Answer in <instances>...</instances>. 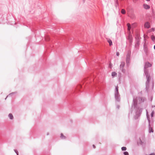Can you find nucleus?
Segmentation results:
<instances>
[{
  "instance_id": "nucleus-14",
  "label": "nucleus",
  "mask_w": 155,
  "mask_h": 155,
  "mask_svg": "<svg viewBox=\"0 0 155 155\" xmlns=\"http://www.w3.org/2000/svg\"><path fill=\"white\" fill-rule=\"evenodd\" d=\"M146 116L147 117V120L148 121H149L150 122V118L149 116V115L148 114V112L147 111V110H146Z\"/></svg>"
},
{
  "instance_id": "nucleus-21",
  "label": "nucleus",
  "mask_w": 155,
  "mask_h": 155,
  "mask_svg": "<svg viewBox=\"0 0 155 155\" xmlns=\"http://www.w3.org/2000/svg\"><path fill=\"white\" fill-rule=\"evenodd\" d=\"M115 2V6L117 7V6L119 5V3L118 2V0H114Z\"/></svg>"
},
{
  "instance_id": "nucleus-26",
  "label": "nucleus",
  "mask_w": 155,
  "mask_h": 155,
  "mask_svg": "<svg viewBox=\"0 0 155 155\" xmlns=\"http://www.w3.org/2000/svg\"><path fill=\"white\" fill-rule=\"evenodd\" d=\"M154 114V112L153 110L152 111L151 114V117H153Z\"/></svg>"
},
{
  "instance_id": "nucleus-49",
  "label": "nucleus",
  "mask_w": 155,
  "mask_h": 155,
  "mask_svg": "<svg viewBox=\"0 0 155 155\" xmlns=\"http://www.w3.org/2000/svg\"><path fill=\"white\" fill-rule=\"evenodd\" d=\"M129 116H130V113H129L128 114V117H129Z\"/></svg>"
},
{
  "instance_id": "nucleus-41",
  "label": "nucleus",
  "mask_w": 155,
  "mask_h": 155,
  "mask_svg": "<svg viewBox=\"0 0 155 155\" xmlns=\"http://www.w3.org/2000/svg\"><path fill=\"white\" fill-rule=\"evenodd\" d=\"M151 30L153 31H154L155 30V28H152L151 29Z\"/></svg>"
},
{
  "instance_id": "nucleus-2",
  "label": "nucleus",
  "mask_w": 155,
  "mask_h": 155,
  "mask_svg": "<svg viewBox=\"0 0 155 155\" xmlns=\"http://www.w3.org/2000/svg\"><path fill=\"white\" fill-rule=\"evenodd\" d=\"M136 110L135 116L134 117L135 120L137 119L139 117H140L142 112V109L140 108L139 109H135Z\"/></svg>"
},
{
  "instance_id": "nucleus-36",
  "label": "nucleus",
  "mask_w": 155,
  "mask_h": 155,
  "mask_svg": "<svg viewBox=\"0 0 155 155\" xmlns=\"http://www.w3.org/2000/svg\"><path fill=\"white\" fill-rule=\"evenodd\" d=\"M139 139L140 142V144L142 145H143V142H142L140 138Z\"/></svg>"
},
{
  "instance_id": "nucleus-37",
  "label": "nucleus",
  "mask_w": 155,
  "mask_h": 155,
  "mask_svg": "<svg viewBox=\"0 0 155 155\" xmlns=\"http://www.w3.org/2000/svg\"><path fill=\"white\" fill-rule=\"evenodd\" d=\"M120 55V54L119 52H116V55L117 56H119Z\"/></svg>"
},
{
  "instance_id": "nucleus-48",
  "label": "nucleus",
  "mask_w": 155,
  "mask_h": 155,
  "mask_svg": "<svg viewBox=\"0 0 155 155\" xmlns=\"http://www.w3.org/2000/svg\"><path fill=\"white\" fill-rule=\"evenodd\" d=\"M154 49L155 50V45L154 46Z\"/></svg>"
},
{
  "instance_id": "nucleus-32",
  "label": "nucleus",
  "mask_w": 155,
  "mask_h": 155,
  "mask_svg": "<svg viewBox=\"0 0 155 155\" xmlns=\"http://www.w3.org/2000/svg\"><path fill=\"white\" fill-rule=\"evenodd\" d=\"M14 151L16 153L17 155H18V151L16 150V149H14Z\"/></svg>"
},
{
  "instance_id": "nucleus-13",
  "label": "nucleus",
  "mask_w": 155,
  "mask_h": 155,
  "mask_svg": "<svg viewBox=\"0 0 155 155\" xmlns=\"http://www.w3.org/2000/svg\"><path fill=\"white\" fill-rule=\"evenodd\" d=\"M150 121L149 122V121H148V127H153V124L154 123H152V122H151V120H150Z\"/></svg>"
},
{
  "instance_id": "nucleus-19",
  "label": "nucleus",
  "mask_w": 155,
  "mask_h": 155,
  "mask_svg": "<svg viewBox=\"0 0 155 155\" xmlns=\"http://www.w3.org/2000/svg\"><path fill=\"white\" fill-rule=\"evenodd\" d=\"M127 26L128 30H130L131 28V26L130 24L129 23H128L127 24Z\"/></svg>"
},
{
  "instance_id": "nucleus-52",
  "label": "nucleus",
  "mask_w": 155,
  "mask_h": 155,
  "mask_svg": "<svg viewBox=\"0 0 155 155\" xmlns=\"http://www.w3.org/2000/svg\"><path fill=\"white\" fill-rule=\"evenodd\" d=\"M146 155H147V154H146Z\"/></svg>"
},
{
  "instance_id": "nucleus-11",
  "label": "nucleus",
  "mask_w": 155,
  "mask_h": 155,
  "mask_svg": "<svg viewBox=\"0 0 155 155\" xmlns=\"http://www.w3.org/2000/svg\"><path fill=\"white\" fill-rule=\"evenodd\" d=\"M107 41L108 42V43H109V45L110 46H111V45H112V41L111 39H110L109 38H108L107 40Z\"/></svg>"
},
{
  "instance_id": "nucleus-27",
  "label": "nucleus",
  "mask_w": 155,
  "mask_h": 155,
  "mask_svg": "<svg viewBox=\"0 0 155 155\" xmlns=\"http://www.w3.org/2000/svg\"><path fill=\"white\" fill-rule=\"evenodd\" d=\"M130 56H131V53H128L126 55V57L130 58Z\"/></svg>"
},
{
  "instance_id": "nucleus-5",
  "label": "nucleus",
  "mask_w": 155,
  "mask_h": 155,
  "mask_svg": "<svg viewBox=\"0 0 155 155\" xmlns=\"http://www.w3.org/2000/svg\"><path fill=\"white\" fill-rule=\"evenodd\" d=\"M143 48L144 51L145 52V54L147 55L148 54V48L147 46L145 45V43H144V44L143 45Z\"/></svg>"
},
{
  "instance_id": "nucleus-8",
  "label": "nucleus",
  "mask_w": 155,
  "mask_h": 155,
  "mask_svg": "<svg viewBox=\"0 0 155 155\" xmlns=\"http://www.w3.org/2000/svg\"><path fill=\"white\" fill-rule=\"evenodd\" d=\"M143 8L146 10L150 8V6L146 4H144L143 5Z\"/></svg>"
},
{
  "instance_id": "nucleus-12",
  "label": "nucleus",
  "mask_w": 155,
  "mask_h": 155,
  "mask_svg": "<svg viewBox=\"0 0 155 155\" xmlns=\"http://www.w3.org/2000/svg\"><path fill=\"white\" fill-rule=\"evenodd\" d=\"M130 58L126 57V62L127 64H130Z\"/></svg>"
},
{
  "instance_id": "nucleus-23",
  "label": "nucleus",
  "mask_w": 155,
  "mask_h": 155,
  "mask_svg": "<svg viewBox=\"0 0 155 155\" xmlns=\"http://www.w3.org/2000/svg\"><path fill=\"white\" fill-rule=\"evenodd\" d=\"M15 93H16L15 92H12V93H10V94H8V95L6 97V98L5 99V100H6V99L7 98V97H8L9 96H10V95H12V94H15Z\"/></svg>"
},
{
  "instance_id": "nucleus-33",
  "label": "nucleus",
  "mask_w": 155,
  "mask_h": 155,
  "mask_svg": "<svg viewBox=\"0 0 155 155\" xmlns=\"http://www.w3.org/2000/svg\"><path fill=\"white\" fill-rule=\"evenodd\" d=\"M118 91V87L117 86L116 87H115V92Z\"/></svg>"
},
{
  "instance_id": "nucleus-46",
  "label": "nucleus",
  "mask_w": 155,
  "mask_h": 155,
  "mask_svg": "<svg viewBox=\"0 0 155 155\" xmlns=\"http://www.w3.org/2000/svg\"><path fill=\"white\" fill-rule=\"evenodd\" d=\"M117 108H119V107H120V106H119V105H118V106H117Z\"/></svg>"
},
{
  "instance_id": "nucleus-43",
  "label": "nucleus",
  "mask_w": 155,
  "mask_h": 155,
  "mask_svg": "<svg viewBox=\"0 0 155 155\" xmlns=\"http://www.w3.org/2000/svg\"><path fill=\"white\" fill-rule=\"evenodd\" d=\"M93 148H96V147H95V145L94 144L93 145Z\"/></svg>"
},
{
  "instance_id": "nucleus-35",
  "label": "nucleus",
  "mask_w": 155,
  "mask_h": 155,
  "mask_svg": "<svg viewBox=\"0 0 155 155\" xmlns=\"http://www.w3.org/2000/svg\"><path fill=\"white\" fill-rule=\"evenodd\" d=\"M150 120L151 122H152V123H154V120L153 117H151Z\"/></svg>"
},
{
  "instance_id": "nucleus-45",
  "label": "nucleus",
  "mask_w": 155,
  "mask_h": 155,
  "mask_svg": "<svg viewBox=\"0 0 155 155\" xmlns=\"http://www.w3.org/2000/svg\"><path fill=\"white\" fill-rule=\"evenodd\" d=\"M47 135H49V133L48 132L47 134Z\"/></svg>"
},
{
  "instance_id": "nucleus-51",
  "label": "nucleus",
  "mask_w": 155,
  "mask_h": 155,
  "mask_svg": "<svg viewBox=\"0 0 155 155\" xmlns=\"http://www.w3.org/2000/svg\"><path fill=\"white\" fill-rule=\"evenodd\" d=\"M150 70H151V71H153V69H152V68L150 69Z\"/></svg>"
},
{
  "instance_id": "nucleus-28",
  "label": "nucleus",
  "mask_w": 155,
  "mask_h": 155,
  "mask_svg": "<svg viewBox=\"0 0 155 155\" xmlns=\"http://www.w3.org/2000/svg\"><path fill=\"white\" fill-rule=\"evenodd\" d=\"M120 70H121V71L123 73H125V70L124 68H120Z\"/></svg>"
},
{
  "instance_id": "nucleus-15",
  "label": "nucleus",
  "mask_w": 155,
  "mask_h": 155,
  "mask_svg": "<svg viewBox=\"0 0 155 155\" xmlns=\"http://www.w3.org/2000/svg\"><path fill=\"white\" fill-rule=\"evenodd\" d=\"M8 116L10 119L13 120V119L14 117L13 115L11 113L9 114Z\"/></svg>"
},
{
  "instance_id": "nucleus-39",
  "label": "nucleus",
  "mask_w": 155,
  "mask_h": 155,
  "mask_svg": "<svg viewBox=\"0 0 155 155\" xmlns=\"http://www.w3.org/2000/svg\"><path fill=\"white\" fill-rule=\"evenodd\" d=\"M153 97L152 96H151V97H150V101H152V100H153Z\"/></svg>"
},
{
  "instance_id": "nucleus-44",
  "label": "nucleus",
  "mask_w": 155,
  "mask_h": 155,
  "mask_svg": "<svg viewBox=\"0 0 155 155\" xmlns=\"http://www.w3.org/2000/svg\"><path fill=\"white\" fill-rule=\"evenodd\" d=\"M152 107H155V105L154 106H153V105L152 106Z\"/></svg>"
},
{
  "instance_id": "nucleus-9",
  "label": "nucleus",
  "mask_w": 155,
  "mask_h": 155,
  "mask_svg": "<svg viewBox=\"0 0 155 155\" xmlns=\"http://www.w3.org/2000/svg\"><path fill=\"white\" fill-rule=\"evenodd\" d=\"M153 127H148L149 128V130L148 132L149 133H153L154 132V130L153 129Z\"/></svg>"
},
{
  "instance_id": "nucleus-3",
  "label": "nucleus",
  "mask_w": 155,
  "mask_h": 155,
  "mask_svg": "<svg viewBox=\"0 0 155 155\" xmlns=\"http://www.w3.org/2000/svg\"><path fill=\"white\" fill-rule=\"evenodd\" d=\"M132 105H134L135 109H139V107L137 106V101L134 98Z\"/></svg>"
},
{
  "instance_id": "nucleus-18",
  "label": "nucleus",
  "mask_w": 155,
  "mask_h": 155,
  "mask_svg": "<svg viewBox=\"0 0 155 155\" xmlns=\"http://www.w3.org/2000/svg\"><path fill=\"white\" fill-rule=\"evenodd\" d=\"M117 75V73L114 71L112 72L111 73V76L114 77L116 76Z\"/></svg>"
},
{
  "instance_id": "nucleus-31",
  "label": "nucleus",
  "mask_w": 155,
  "mask_h": 155,
  "mask_svg": "<svg viewBox=\"0 0 155 155\" xmlns=\"http://www.w3.org/2000/svg\"><path fill=\"white\" fill-rule=\"evenodd\" d=\"M120 95L119 94V91L115 92L114 95Z\"/></svg>"
},
{
  "instance_id": "nucleus-29",
  "label": "nucleus",
  "mask_w": 155,
  "mask_h": 155,
  "mask_svg": "<svg viewBox=\"0 0 155 155\" xmlns=\"http://www.w3.org/2000/svg\"><path fill=\"white\" fill-rule=\"evenodd\" d=\"M123 153L124 155H129V153L127 151H124Z\"/></svg>"
},
{
  "instance_id": "nucleus-40",
  "label": "nucleus",
  "mask_w": 155,
  "mask_h": 155,
  "mask_svg": "<svg viewBox=\"0 0 155 155\" xmlns=\"http://www.w3.org/2000/svg\"><path fill=\"white\" fill-rule=\"evenodd\" d=\"M2 16V12H1V10L0 9V18Z\"/></svg>"
},
{
  "instance_id": "nucleus-47",
  "label": "nucleus",
  "mask_w": 155,
  "mask_h": 155,
  "mask_svg": "<svg viewBox=\"0 0 155 155\" xmlns=\"http://www.w3.org/2000/svg\"><path fill=\"white\" fill-rule=\"evenodd\" d=\"M146 1H147V2H149L150 1V0H146Z\"/></svg>"
},
{
  "instance_id": "nucleus-22",
  "label": "nucleus",
  "mask_w": 155,
  "mask_h": 155,
  "mask_svg": "<svg viewBox=\"0 0 155 155\" xmlns=\"http://www.w3.org/2000/svg\"><path fill=\"white\" fill-rule=\"evenodd\" d=\"M121 12L123 14H125L126 13V11L125 10L123 9L121 10Z\"/></svg>"
},
{
  "instance_id": "nucleus-42",
  "label": "nucleus",
  "mask_w": 155,
  "mask_h": 155,
  "mask_svg": "<svg viewBox=\"0 0 155 155\" xmlns=\"http://www.w3.org/2000/svg\"><path fill=\"white\" fill-rule=\"evenodd\" d=\"M149 155H155V153H152L150 154Z\"/></svg>"
},
{
  "instance_id": "nucleus-30",
  "label": "nucleus",
  "mask_w": 155,
  "mask_h": 155,
  "mask_svg": "<svg viewBox=\"0 0 155 155\" xmlns=\"http://www.w3.org/2000/svg\"><path fill=\"white\" fill-rule=\"evenodd\" d=\"M45 39L46 41H50V38L49 37H48L47 38H45Z\"/></svg>"
},
{
  "instance_id": "nucleus-38",
  "label": "nucleus",
  "mask_w": 155,
  "mask_h": 155,
  "mask_svg": "<svg viewBox=\"0 0 155 155\" xmlns=\"http://www.w3.org/2000/svg\"><path fill=\"white\" fill-rule=\"evenodd\" d=\"M152 87H153L154 86V82L153 81H152Z\"/></svg>"
},
{
  "instance_id": "nucleus-20",
  "label": "nucleus",
  "mask_w": 155,
  "mask_h": 155,
  "mask_svg": "<svg viewBox=\"0 0 155 155\" xmlns=\"http://www.w3.org/2000/svg\"><path fill=\"white\" fill-rule=\"evenodd\" d=\"M140 99L141 101V102H143L144 101L146 100V99L145 97H140Z\"/></svg>"
},
{
  "instance_id": "nucleus-50",
  "label": "nucleus",
  "mask_w": 155,
  "mask_h": 155,
  "mask_svg": "<svg viewBox=\"0 0 155 155\" xmlns=\"http://www.w3.org/2000/svg\"><path fill=\"white\" fill-rule=\"evenodd\" d=\"M85 0H83V2H85Z\"/></svg>"
},
{
  "instance_id": "nucleus-17",
  "label": "nucleus",
  "mask_w": 155,
  "mask_h": 155,
  "mask_svg": "<svg viewBox=\"0 0 155 155\" xmlns=\"http://www.w3.org/2000/svg\"><path fill=\"white\" fill-rule=\"evenodd\" d=\"M82 86L81 85H79L77 87V90L78 91H81V89L82 88Z\"/></svg>"
},
{
  "instance_id": "nucleus-1",
  "label": "nucleus",
  "mask_w": 155,
  "mask_h": 155,
  "mask_svg": "<svg viewBox=\"0 0 155 155\" xmlns=\"http://www.w3.org/2000/svg\"><path fill=\"white\" fill-rule=\"evenodd\" d=\"M152 65L148 61L146 62L144 67V75H145L147 78V81L146 82V91L148 92L149 88V83L150 80V74L149 73V70L147 68H148L150 67Z\"/></svg>"
},
{
  "instance_id": "nucleus-24",
  "label": "nucleus",
  "mask_w": 155,
  "mask_h": 155,
  "mask_svg": "<svg viewBox=\"0 0 155 155\" xmlns=\"http://www.w3.org/2000/svg\"><path fill=\"white\" fill-rule=\"evenodd\" d=\"M151 39L153 41H155V36L154 35H152L151 37Z\"/></svg>"
},
{
  "instance_id": "nucleus-6",
  "label": "nucleus",
  "mask_w": 155,
  "mask_h": 155,
  "mask_svg": "<svg viewBox=\"0 0 155 155\" xmlns=\"http://www.w3.org/2000/svg\"><path fill=\"white\" fill-rule=\"evenodd\" d=\"M115 100L117 102H119L120 100V95H114Z\"/></svg>"
},
{
  "instance_id": "nucleus-16",
  "label": "nucleus",
  "mask_w": 155,
  "mask_h": 155,
  "mask_svg": "<svg viewBox=\"0 0 155 155\" xmlns=\"http://www.w3.org/2000/svg\"><path fill=\"white\" fill-rule=\"evenodd\" d=\"M60 137L61 139H66V137L64 136L62 133L61 134Z\"/></svg>"
},
{
  "instance_id": "nucleus-4",
  "label": "nucleus",
  "mask_w": 155,
  "mask_h": 155,
  "mask_svg": "<svg viewBox=\"0 0 155 155\" xmlns=\"http://www.w3.org/2000/svg\"><path fill=\"white\" fill-rule=\"evenodd\" d=\"M136 41L135 44V48H137L140 45V40H139V38H135Z\"/></svg>"
},
{
  "instance_id": "nucleus-34",
  "label": "nucleus",
  "mask_w": 155,
  "mask_h": 155,
  "mask_svg": "<svg viewBox=\"0 0 155 155\" xmlns=\"http://www.w3.org/2000/svg\"><path fill=\"white\" fill-rule=\"evenodd\" d=\"M112 67V63H111V62H110V64H109V68L111 69Z\"/></svg>"
},
{
  "instance_id": "nucleus-7",
  "label": "nucleus",
  "mask_w": 155,
  "mask_h": 155,
  "mask_svg": "<svg viewBox=\"0 0 155 155\" xmlns=\"http://www.w3.org/2000/svg\"><path fill=\"white\" fill-rule=\"evenodd\" d=\"M144 26L145 28L149 29L150 28V25L149 22H146L145 23Z\"/></svg>"
},
{
  "instance_id": "nucleus-25",
  "label": "nucleus",
  "mask_w": 155,
  "mask_h": 155,
  "mask_svg": "<svg viewBox=\"0 0 155 155\" xmlns=\"http://www.w3.org/2000/svg\"><path fill=\"white\" fill-rule=\"evenodd\" d=\"M127 150V148L125 147H121V150L122 151H125Z\"/></svg>"
},
{
  "instance_id": "nucleus-10",
  "label": "nucleus",
  "mask_w": 155,
  "mask_h": 155,
  "mask_svg": "<svg viewBox=\"0 0 155 155\" xmlns=\"http://www.w3.org/2000/svg\"><path fill=\"white\" fill-rule=\"evenodd\" d=\"M125 65V63L124 61H121L120 66V68H124Z\"/></svg>"
}]
</instances>
